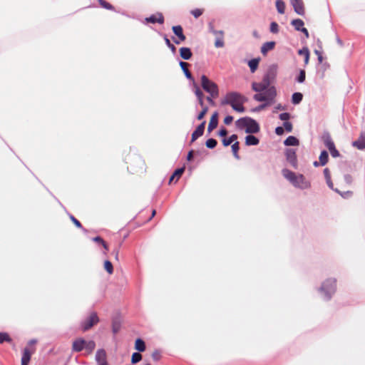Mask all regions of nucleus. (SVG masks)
Masks as SVG:
<instances>
[{
    "label": "nucleus",
    "instance_id": "nucleus-24",
    "mask_svg": "<svg viewBox=\"0 0 365 365\" xmlns=\"http://www.w3.org/2000/svg\"><path fill=\"white\" fill-rule=\"evenodd\" d=\"M245 140L247 146L257 145L259 143V139L252 134L246 135Z\"/></svg>",
    "mask_w": 365,
    "mask_h": 365
},
{
    "label": "nucleus",
    "instance_id": "nucleus-39",
    "mask_svg": "<svg viewBox=\"0 0 365 365\" xmlns=\"http://www.w3.org/2000/svg\"><path fill=\"white\" fill-rule=\"evenodd\" d=\"M121 328V322L119 319H115L112 321V331L114 334H116Z\"/></svg>",
    "mask_w": 365,
    "mask_h": 365
},
{
    "label": "nucleus",
    "instance_id": "nucleus-46",
    "mask_svg": "<svg viewBox=\"0 0 365 365\" xmlns=\"http://www.w3.org/2000/svg\"><path fill=\"white\" fill-rule=\"evenodd\" d=\"M103 267L105 270L109 274H111L113 273V266L110 261L106 259L104 261Z\"/></svg>",
    "mask_w": 365,
    "mask_h": 365
},
{
    "label": "nucleus",
    "instance_id": "nucleus-57",
    "mask_svg": "<svg viewBox=\"0 0 365 365\" xmlns=\"http://www.w3.org/2000/svg\"><path fill=\"white\" fill-rule=\"evenodd\" d=\"M344 179L345 182L348 185H351L353 182V178L350 174L344 175Z\"/></svg>",
    "mask_w": 365,
    "mask_h": 365
},
{
    "label": "nucleus",
    "instance_id": "nucleus-54",
    "mask_svg": "<svg viewBox=\"0 0 365 365\" xmlns=\"http://www.w3.org/2000/svg\"><path fill=\"white\" fill-rule=\"evenodd\" d=\"M283 128H284V130H286L287 133H290L292 131L293 125L291 122L285 121L283 123Z\"/></svg>",
    "mask_w": 365,
    "mask_h": 365
},
{
    "label": "nucleus",
    "instance_id": "nucleus-22",
    "mask_svg": "<svg viewBox=\"0 0 365 365\" xmlns=\"http://www.w3.org/2000/svg\"><path fill=\"white\" fill-rule=\"evenodd\" d=\"M88 342L83 339H78L73 343V349L75 351H81L88 345Z\"/></svg>",
    "mask_w": 365,
    "mask_h": 365
},
{
    "label": "nucleus",
    "instance_id": "nucleus-43",
    "mask_svg": "<svg viewBox=\"0 0 365 365\" xmlns=\"http://www.w3.org/2000/svg\"><path fill=\"white\" fill-rule=\"evenodd\" d=\"M306 79V72L304 69H300L298 76L296 77L295 81L299 83H303Z\"/></svg>",
    "mask_w": 365,
    "mask_h": 365
},
{
    "label": "nucleus",
    "instance_id": "nucleus-52",
    "mask_svg": "<svg viewBox=\"0 0 365 365\" xmlns=\"http://www.w3.org/2000/svg\"><path fill=\"white\" fill-rule=\"evenodd\" d=\"M162 356H161V352L160 350L158 349H155L153 354H152V359L155 361H158L160 360Z\"/></svg>",
    "mask_w": 365,
    "mask_h": 365
},
{
    "label": "nucleus",
    "instance_id": "nucleus-47",
    "mask_svg": "<svg viewBox=\"0 0 365 365\" xmlns=\"http://www.w3.org/2000/svg\"><path fill=\"white\" fill-rule=\"evenodd\" d=\"M334 191L336 192V193L339 194L343 198H345V199L351 197L353 195V192L351 190H348L346 192H341L339 190H338L337 188H336L335 190H334Z\"/></svg>",
    "mask_w": 365,
    "mask_h": 365
},
{
    "label": "nucleus",
    "instance_id": "nucleus-30",
    "mask_svg": "<svg viewBox=\"0 0 365 365\" xmlns=\"http://www.w3.org/2000/svg\"><path fill=\"white\" fill-rule=\"evenodd\" d=\"M297 53L300 56H304V66H306L309 63L310 58V52L309 48L307 47H303L302 49H299Z\"/></svg>",
    "mask_w": 365,
    "mask_h": 365
},
{
    "label": "nucleus",
    "instance_id": "nucleus-12",
    "mask_svg": "<svg viewBox=\"0 0 365 365\" xmlns=\"http://www.w3.org/2000/svg\"><path fill=\"white\" fill-rule=\"evenodd\" d=\"M260 130L259 124L255 119L249 117L245 133L248 134H255Z\"/></svg>",
    "mask_w": 365,
    "mask_h": 365
},
{
    "label": "nucleus",
    "instance_id": "nucleus-13",
    "mask_svg": "<svg viewBox=\"0 0 365 365\" xmlns=\"http://www.w3.org/2000/svg\"><path fill=\"white\" fill-rule=\"evenodd\" d=\"M206 121L203 120L200 124H199L195 130L192 132L191 135V140L190 142V145L193 143L198 138L201 137L205 132Z\"/></svg>",
    "mask_w": 365,
    "mask_h": 365
},
{
    "label": "nucleus",
    "instance_id": "nucleus-16",
    "mask_svg": "<svg viewBox=\"0 0 365 365\" xmlns=\"http://www.w3.org/2000/svg\"><path fill=\"white\" fill-rule=\"evenodd\" d=\"M165 21V19H164V16L163 15L162 13L160 12H157L154 14H152L150 15V16L148 17H146L145 19V23L146 24H156V23H158L160 24H163Z\"/></svg>",
    "mask_w": 365,
    "mask_h": 365
},
{
    "label": "nucleus",
    "instance_id": "nucleus-32",
    "mask_svg": "<svg viewBox=\"0 0 365 365\" xmlns=\"http://www.w3.org/2000/svg\"><path fill=\"white\" fill-rule=\"evenodd\" d=\"M248 118H249L248 116H245V117L239 118L235 122L236 127L240 130H242L244 128L246 129L247 123H248Z\"/></svg>",
    "mask_w": 365,
    "mask_h": 365
},
{
    "label": "nucleus",
    "instance_id": "nucleus-49",
    "mask_svg": "<svg viewBox=\"0 0 365 365\" xmlns=\"http://www.w3.org/2000/svg\"><path fill=\"white\" fill-rule=\"evenodd\" d=\"M279 26L278 24L275 21L271 22L270 26H269L270 32L272 34H277L279 32Z\"/></svg>",
    "mask_w": 365,
    "mask_h": 365
},
{
    "label": "nucleus",
    "instance_id": "nucleus-48",
    "mask_svg": "<svg viewBox=\"0 0 365 365\" xmlns=\"http://www.w3.org/2000/svg\"><path fill=\"white\" fill-rule=\"evenodd\" d=\"M208 110H209V108L207 106H205V107L202 108L201 111L196 116L197 120H202L205 118L207 113L208 112Z\"/></svg>",
    "mask_w": 365,
    "mask_h": 365
},
{
    "label": "nucleus",
    "instance_id": "nucleus-18",
    "mask_svg": "<svg viewBox=\"0 0 365 365\" xmlns=\"http://www.w3.org/2000/svg\"><path fill=\"white\" fill-rule=\"evenodd\" d=\"M278 66L276 63L270 65L264 76H267L270 81L273 82L277 75Z\"/></svg>",
    "mask_w": 365,
    "mask_h": 365
},
{
    "label": "nucleus",
    "instance_id": "nucleus-45",
    "mask_svg": "<svg viewBox=\"0 0 365 365\" xmlns=\"http://www.w3.org/2000/svg\"><path fill=\"white\" fill-rule=\"evenodd\" d=\"M217 145V140L212 138H208L205 142V146L209 149H214Z\"/></svg>",
    "mask_w": 365,
    "mask_h": 365
},
{
    "label": "nucleus",
    "instance_id": "nucleus-19",
    "mask_svg": "<svg viewBox=\"0 0 365 365\" xmlns=\"http://www.w3.org/2000/svg\"><path fill=\"white\" fill-rule=\"evenodd\" d=\"M353 147L356 148L358 150H363L365 149V131H361L356 140L351 143Z\"/></svg>",
    "mask_w": 365,
    "mask_h": 365
},
{
    "label": "nucleus",
    "instance_id": "nucleus-41",
    "mask_svg": "<svg viewBox=\"0 0 365 365\" xmlns=\"http://www.w3.org/2000/svg\"><path fill=\"white\" fill-rule=\"evenodd\" d=\"M143 359V356L140 354V352L136 351L133 352L131 356V364H135L138 362H140Z\"/></svg>",
    "mask_w": 365,
    "mask_h": 365
},
{
    "label": "nucleus",
    "instance_id": "nucleus-55",
    "mask_svg": "<svg viewBox=\"0 0 365 365\" xmlns=\"http://www.w3.org/2000/svg\"><path fill=\"white\" fill-rule=\"evenodd\" d=\"M262 85H264L266 88V89L267 90L268 88H269L271 86H270V84L272 83V81H270V80L268 79L267 76H263V78H262V81L260 82Z\"/></svg>",
    "mask_w": 365,
    "mask_h": 365
},
{
    "label": "nucleus",
    "instance_id": "nucleus-9",
    "mask_svg": "<svg viewBox=\"0 0 365 365\" xmlns=\"http://www.w3.org/2000/svg\"><path fill=\"white\" fill-rule=\"evenodd\" d=\"M172 30L175 36L172 37V40L175 44H180L181 42L185 41L186 39V36L184 34L183 29L180 25L173 26L172 27Z\"/></svg>",
    "mask_w": 365,
    "mask_h": 365
},
{
    "label": "nucleus",
    "instance_id": "nucleus-44",
    "mask_svg": "<svg viewBox=\"0 0 365 365\" xmlns=\"http://www.w3.org/2000/svg\"><path fill=\"white\" fill-rule=\"evenodd\" d=\"M11 341L12 339L8 333L0 332V344H3L4 342L11 343Z\"/></svg>",
    "mask_w": 365,
    "mask_h": 365
},
{
    "label": "nucleus",
    "instance_id": "nucleus-51",
    "mask_svg": "<svg viewBox=\"0 0 365 365\" xmlns=\"http://www.w3.org/2000/svg\"><path fill=\"white\" fill-rule=\"evenodd\" d=\"M228 134V131L227 128L224 126H221L219 130L217 131V135L221 138H226Z\"/></svg>",
    "mask_w": 365,
    "mask_h": 365
},
{
    "label": "nucleus",
    "instance_id": "nucleus-63",
    "mask_svg": "<svg viewBox=\"0 0 365 365\" xmlns=\"http://www.w3.org/2000/svg\"><path fill=\"white\" fill-rule=\"evenodd\" d=\"M222 143L224 147H227L232 144L229 138H223L222 140Z\"/></svg>",
    "mask_w": 365,
    "mask_h": 365
},
{
    "label": "nucleus",
    "instance_id": "nucleus-10",
    "mask_svg": "<svg viewBox=\"0 0 365 365\" xmlns=\"http://www.w3.org/2000/svg\"><path fill=\"white\" fill-rule=\"evenodd\" d=\"M285 157L287 161L293 167L294 169L298 168V160L296 150L294 148L285 149Z\"/></svg>",
    "mask_w": 365,
    "mask_h": 365
},
{
    "label": "nucleus",
    "instance_id": "nucleus-37",
    "mask_svg": "<svg viewBox=\"0 0 365 365\" xmlns=\"http://www.w3.org/2000/svg\"><path fill=\"white\" fill-rule=\"evenodd\" d=\"M275 6L279 14H284L285 13L286 6L283 0H276Z\"/></svg>",
    "mask_w": 365,
    "mask_h": 365
},
{
    "label": "nucleus",
    "instance_id": "nucleus-64",
    "mask_svg": "<svg viewBox=\"0 0 365 365\" xmlns=\"http://www.w3.org/2000/svg\"><path fill=\"white\" fill-rule=\"evenodd\" d=\"M217 96H212L211 95L206 97V100L211 106H215V102L213 98H217Z\"/></svg>",
    "mask_w": 365,
    "mask_h": 365
},
{
    "label": "nucleus",
    "instance_id": "nucleus-35",
    "mask_svg": "<svg viewBox=\"0 0 365 365\" xmlns=\"http://www.w3.org/2000/svg\"><path fill=\"white\" fill-rule=\"evenodd\" d=\"M319 160L321 163V166H324L329 160V153L326 150H323L321 151Z\"/></svg>",
    "mask_w": 365,
    "mask_h": 365
},
{
    "label": "nucleus",
    "instance_id": "nucleus-38",
    "mask_svg": "<svg viewBox=\"0 0 365 365\" xmlns=\"http://www.w3.org/2000/svg\"><path fill=\"white\" fill-rule=\"evenodd\" d=\"M231 148H232V154H233V156L235 157V158H236L237 160H240V156L239 155L240 143L238 141L235 142L232 145Z\"/></svg>",
    "mask_w": 365,
    "mask_h": 365
},
{
    "label": "nucleus",
    "instance_id": "nucleus-28",
    "mask_svg": "<svg viewBox=\"0 0 365 365\" xmlns=\"http://www.w3.org/2000/svg\"><path fill=\"white\" fill-rule=\"evenodd\" d=\"M284 145L285 146H297L299 145V140L295 136L289 135L284 140Z\"/></svg>",
    "mask_w": 365,
    "mask_h": 365
},
{
    "label": "nucleus",
    "instance_id": "nucleus-61",
    "mask_svg": "<svg viewBox=\"0 0 365 365\" xmlns=\"http://www.w3.org/2000/svg\"><path fill=\"white\" fill-rule=\"evenodd\" d=\"M99 322V318L96 312H93V327Z\"/></svg>",
    "mask_w": 365,
    "mask_h": 365
},
{
    "label": "nucleus",
    "instance_id": "nucleus-50",
    "mask_svg": "<svg viewBox=\"0 0 365 365\" xmlns=\"http://www.w3.org/2000/svg\"><path fill=\"white\" fill-rule=\"evenodd\" d=\"M91 328V316L88 317L82 325V330L87 331Z\"/></svg>",
    "mask_w": 365,
    "mask_h": 365
},
{
    "label": "nucleus",
    "instance_id": "nucleus-42",
    "mask_svg": "<svg viewBox=\"0 0 365 365\" xmlns=\"http://www.w3.org/2000/svg\"><path fill=\"white\" fill-rule=\"evenodd\" d=\"M192 85H193V88H194V93L197 97V99H200V98H204V93L203 92L201 91L200 88L199 87V86L196 83V82H193L192 83Z\"/></svg>",
    "mask_w": 365,
    "mask_h": 365
},
{
    "label": "nucleus",
    "instance_id": "nucleus-36",
    "mask_svg": "<svg viewBox=\"0 0 365 365\" xmlns=\"http://www.w3.org/2000/svg\"><path fill=\"white\" fill-rule=\"evenodd\" d=\"M303 99V94L300 92H295L292 95V103L294 105L299 104Z\"/></svg>",
    "mask_w": 365,
    "mask_h": 365
},
{
    "label": "nucleus",
    "instance_id": "nucleus-8",
    "mask_svg": "<svg viewBox=\"0 0 365 365\" xmlns=\"http://www.w3.org/2000/svg\"><path fill=\"white\" fill-rule=\"evenodd\" d=\"M36 341L34 339L30 340L24 349L22 357H21V365H28L31 355L35 352L36 348L34 346Z\"/></svg>",
    "mask_w": 365,
    "mask_h": 365
},
{
    "label": "nucleus",
    "instance_id": "nucleus-2",
    "mask_svg": "<svg viewBox=\"0 0 365 365\" xmlns=\"http://www.w3.org/2000/svg\"><path fill=\"white\" fill-rule=\"evenodd\" d=\"M282 175L287 179L295 187L301 190L309 189L311 187V182L307 180L302 174L296 175L292 170L284 168L282 170Z\"/></svg>",
    "mask_w": 365,
    "mask_h": 365
},
{
    "label": "nucleus",
    "instance_id": "nucleus-60",
    "mask_svg": "<svg viewBox=\"0 0 365 365\" xmlns=\"http://www.w3.org/2000/svg\"><path fill=\"white\" fill-rule=\"evenodd\" d=\"M274 132L277 135H282L284 134V129L283 127L282 126H277L275 130H274Z\"/></svg>",
    "mask_w": 365,
    "mask_h": 365
},
{
    "label": "nucleus",
    "instance_id": "nucleus-31",
    "mask_svg": "<svg viewBox=\"0 0 365 365\" xmlns=\"http://www.w3.org/2000/svg\"><path fill=\"white\" fill-rule=\"evenodd\" d=\"M135 349L138 352L145 351L146 349L145 342L141 338L136 339L135 341Z\"/></svg>",
    "mask_w": 365,
    "mask_h": 365
},
{
    "label": "nucleus",
    "instance_id": "nucleus-34",
    "mask_svg": "<svg viewBox=\"0 0 365 365\" xmlns=\"http://www.w3.org/2000/svg\"><path fill=\"white\" fill-rule=\"evenodd\" d=\"M159 34L160 36H163V38H164L166 46L170 49L172 53L173 54H175L176 53V47L174 46V44H173L170 42V39L168 38V36L165 34H163L162 32H159Z\"/></svg>",
    "mask_w": 365,
    "mask_h": 365
},
{
    "label": "nucleus",
    "instance_id": "nucleus-29",
    "mask_svg": "<svg viewBox=\"0 0 365 365\" xmlns=\"http://www.w3.org/2000/svg\"><path fill=\"white\" fill-rule=\"evenodd\" d=\"M260 59L261 58L259 57H258V58H252V59L248 61V62H247L248 66H249V68L250 69V72L252 73H255L257 70Z\"/></svg>",
    "mask_w": 365,
    "mask_h": 365
},
{
    "label": "nucleus",
    "instance_id": "nucleus-5",
    "mask_svg": "<svg viewBox=\"0 0 365 365\" xmlns=\"http://www.w3.org/2000/svg\"><path fill=\"white\" fill-rule=\"evenodd\" d=\"M201 86L203 90L212 96H218L219 88L217 83L210 80L205 75L201 76Z\"/></svg>",
    "mask_w": 365,
    "mask_h": 365
},
{
    "label": "nucleus",
    "instance_id": "nucleus-58",
    "mask_svg": "<svg viewBox=\"0 0 365 365\" xmlns=\"http://www.w3.org/2000/svg\"><path fill=\"white\" fill-rule=\"evenodd\" d=\"M233 116L232 115H227V116H225V118H224V123L225 125H230L232 123V122L233 121Z\"/></svg>",
    "mask_w": 365,
    "mask_h": 365
},
{
    "label": "nucleus",
    "instance_id": "nucleus-20",
    "mask_svg": "<svg viewBox=\"0 0 365 365\" xmlns=\"http://www.w3.org/2000/svg\"><path fill=\"white\" fill-rule=\"evenodd\" d=\"M185 170V165H183L181 168L175 169L169 178V184L172 183L173 182L176 183L184 173Z\"/></svg>",
    "mask_w": 365,
    "mask_h": 365
},
{
    "label": "nucleus",
    "instance_id": "nucleus-17",
    "mask_svg": "<svg viewBox=\"0 0 365 365\" xmlns=\"http://www.w3.org/2000/svg\"><path fill=\"white\" fill-rule=\"evenodd\" d=\"M219 123V113L217 111H215L211 115L208 127L207 133L210 134L214 129H215Z\"/></svg>",
    "mask_w": 365,
    "mask_h": 365
},
{
    "label": "nucleus",
    "instance_id": "nucleus-62",
    "mask_svg": "<svg viewBox=\"0 0 365 365\" xmlns=\"http://www.w3.org/2000/svg\"><path fill=\"white\" fill-rule=\"evenodd\" d=\"M323 173H324L325 180L331 178V173L328 168H324Z\"/></svg>",
    "mask_w": 365,
    "mask_h": 365
},
{
    "label": "nucleus",
    "instance_id": "nucleus-56",
    "mask_svg": "<svg viewBox=\"0 0 365 365\" xmlns=\"http://www.w3.org/2000/svg\"><path fill=\"white\" fill-rule=\"evenodd\" d=\"M291 117V115L289 113H287V112H284V113H282L279 115V118L281 120H284V122L285 121H289V119Z\"/></svg>",
    "mask_w": 365,
    "mask_h": 365
},
{
    "label": "nucleus",
    "instance_id": "nucleus-3",
    "mask_svg": "<svg viewBox=\"0 0 365 365\" xmlns=\"http://www.w3.org/2000/svg\"><path fill=\"white\" fill-rule=\"evenodd\" d=\"M127 169L132 173H137L144 169L145 162L139 155L129 152L125 158Z\"/></svg>",
    "mask_w": 365,
    "mask_h": 365
},
{
    "label": "nucleus",
    "instance_id": "nucleus-26",
    "mask_svg": "<svg viewBox=\"0 0 365 365\" xmlns=\"http://www.w3.org/2000/svg\"><path fill=\"white\" fill-rule=\"evenodd\" d=\"M98 5H96L95 4H93V7H98L101 6L106 10L113 11H115V7L108 2L106 0H97Z\"/></svg>",
    "mask_w": 365,
    "mask_h": 365
},
{
    "label": "nucleus",
    "instance_id": "nucleus-23",
    "mask_svg": "<svg viewBox=\"0 0 365 365\" xmlns=\"http://www.w3.org/2000/svg\"><path fill=\"white\" fill-rule=\"evenodd\" d=\"M179 53H180V56L183 60H186V61L190 60L192 58V51L188 47H181V48H180Z\"/></svg>",
    "mask_w": 365,
    "mask_h": 365
},
{
    "label": "nucleus",
    "instance_id": "nucleus-7",
    "mask_svg": "<svg viewBox=\"0 0 365 365\" xmlns=\"http://www.w3.org/2000/svg\"><path fill=\"white\" fill-rule=\"evenodd\" d=\"M245 97V96L237 91L228 92L225 98L221 100L220 105H230L232 107V105L237 103Z\"/></svg>",
    "mask_w": 365,
    "mask_h": 365
},
{
    "label": "nucleus",
    "instance_id": "nucleus-15",
    "mask_svg": "<svg viewBox=\"0 0 365 365\" xmlns=\"http://www.w3.org/2000/svg\"><path fill=\"white\" fill-rule=\"evenodd\" d=\"M93 242H95L99 248L102 249L103 255L106 256L108 252L109 251L108 243L101 236L98 235L93 237Z\"/></svg>",
    "mask_w": 365,
    "mask_h": 365
},
{
    "label": "nucleus",
    "instance_id": "nucleus-33",
    "mask_svg": "<svg viewBox=\"0 0 365 365\" xmlns=\"http://www.w3.org/2000/svg\"><path fill=\"white\" fill-rule=\"evenodd\" d=\"M291 25L294 26V29L297 31H300L304 27V23L301 19H295L291 21Z\"/></svg>",
    "mask_w": 365,
    "mask_h": 365
},
{
    "label": "nucleus",
    "instance_id": "nucleus-40",
    "mask_svg": "<svg viewBox=\"0 0 365 365\" xmlns=\"http://www.w3.org/2000/svg\"><path fill=\"white\" fill-rule=\"evenodd\" d=\"M252 89L255 92L267 91V89L264 85L261 83L253 82L252 83Z\"/></svg>",
    "mask_w": 365,
    "mask_h": 365
},
{
    "label": "nucleus",
    "instance_id": "nucleus-25",
    "mask_svg": "<svg viewBox=\"0 0 365 365\" xmlns=\"http://www.w3.org/2000/svg\"><path fill=\"white\" fill-rule=\"evenodd\" d=\"M276 45L275 41H267L264 43L261 47V53L262 55L265 56L267 55V52L269 51H271L274 48V46Z\"/></svg>",
    "mask_w": 365,
    "mask_h": 365
},
{
    "label": "nucleus",
    "instance_id": "nucleus-53",
    "mask_svg": "<svg viewBox=\"0 0 365 365\" xmlns=\"http://www.w3.org/2000/svg\"><path fill=\"white\" fill-rule=\"evenodd\" d=\"M191 14L195 18L197 19L203 14V9H195L190 11Z\"/></svg>",
    "mask_w": 365,
    "mask_h": 365
},
{
    "label": "nucleus",
    "instance_id": "nucleus-1",
    "mask_svg": "<svg viewBox=\"0 0 365 365\" xmlns=\"http://www.w3.org/2000/svg\"><path fill=\"white\" fill-rule=\"evenodd\" d=\"M277 96V90L274 86H272L269 88L264 93H256L254 95L253 98L259 102H264L253 108H252V112H259L263 110L266 106L271 104L275 97Z\"/></svg>",
    "mask_w": 365,
    "mask_h": 365
},
{
    "label": "nucleus",
    "instance_id": "nucleus-14",
    "mask_svg": "<svg viewBox=\"0 0 365 365\" xmlns=\"http://www.w3.org/2000/svg\"><path fill=\"white\" fill-rule=\"evenodd\" d=\"M97 365H109L107 360V354L104 349L97 350L95 356Z\"/></svg>",
    "mask_w": 365,
    "mask_h": 365
},
{
    "label": "nucleus",
    "instance_id": "nucleus-59",
    "mask_svg": "<svg viewBox=\"0 0 365 365\" xmlns=\"http://www.w3.org/2000/svg\"><path fill=\"white\" fill-rule=\"evenodd\" d=\"M329 63L328 62H324L321 63V68L322 69V76H324V73L329 68Z\"/></svg>",
    "mask_w": 365,
    "mask_h": 365
},
{
    "label": "nucleus",
    "instance_id": "nucleus-11",
    "mask_svg": "<svg viewBox=\"0 0 365 365\" xmlns=\"http://www.w3.org/2000/svg\"><path fill=\"white\" fill-rule=\"evenodd\" d=\"M289 3L296 14L302 16L305 15V6L303 0H289Z\"/></svg>",
    "mask_w": 365,
    "mask_h": 365
},
{
    "label": "nucleus",
    "instance_id": "nucleus-6",
    "mask_svg": "<svg viewBox=\"0 0 365 365\" xmlns=\"http://www.w3.org/2000/svg\"><path fill=\"white\" fill-rule=\"evenodd\" d=\"M321 140L324 143V145L329 149L330 154L333 158H338L340 156V153L336 148L335 144L332 140L329 131H324L322 135L321 136Z\"/></svg>",
    "mask_w": 365,
    "mask_h": 365
},
{
    "label": "nucleus",
    "instance_id": "nucleus-27",
    "mask_svg": "<svg viewBox=\"0 0 365 365\" xmlns=\"http://www.w3.org/2000/svg\"><path fill=\"white\" fill-rule=\"evenodd\" d=\"M247 98L245 97L237 103L232 105V108L234 110L238 113H244L245 111V108L244 106V103L247 102Z\"/></svg>",
    "mask_w": 365,
    "mask_h": 365
},
{
    "label": "nucleus",
    "instance_id": "nucleus-21",
    "mask_svg": "<svg viewBox=\"0 0 365 365\" xmlns=\"http://www.w3.org/2000/svg\"><path fill=\"white\" fill-rule=\"evenodd\" d=\"M179 65H180L182 71H183V73H184L185 76L189 81H191L192 83L195 82L194 77L192 76L191 72L188 69V67L190 66V64L187 63V62H185V61H179Z\"/></svg>",
    "mask_w": 365,
    "mask_h": 365
},
{
    "label": "nucleus",
    "instance_id": "nucleus-4",
    "mask_svg": "<svg viewBox=\"0 0 365 365\" xmlns=\"http://www.w3.org/2000/svg\"><path fill=\"white\" fill-rule=\"evenodd\" d=\"M318 290L324 294L326 300H330L336 291V279L335 278L327 279L322 282Z\"/></svg>",
    "mask_w": 365,
    "mask_h": 365
}]
</instances>
